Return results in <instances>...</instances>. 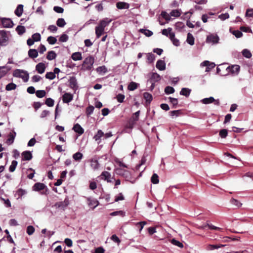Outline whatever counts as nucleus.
I'll return each instance as SVG.
<instances>
[{
  "instance_id": "9b49d317",
  "label": "nucleus",
  "mask_w": 253,
  "mask_h": 253,
  "mask_svg": "<svg viewBox=\"0 0 253 253\" xmlns=\"http://www.w3.org/2000/svg\"><path fill=\"white\" fill-rule=\"evenodd\" d=\"M45 188H46V186L44 184L42 183L37 182L33 185L32 187V189L34 191L39 192L43 190Z\"/></svg>"
},
{
  "instance_id": "e2e57ef3",
  "label": "nucleus",
  "mask_w": 253,
  "mask_h": 253,
  "mask_svg": "<svg viewBox=\"0 0 253 253\" xmlns=\"http://www.w3.org/2000/svg\"><path fill=\"white\" fill-rule=\"evenodd\" d=\"M45 103L49 107H52L54 105V101L51 98H48L46 99Z\"/></svg>"
},
{
  "instance_id": "338daca9",
  "label": "nucleus",
  "mask_w": 253,
  "mask_h": 253,
  "mask_svg": "<svg viewBox=\"0 0 253 253\" xmlns=\"http://www.w3.org/2000/svg\"><path fill=\"white\" fill-rule=\"evenodd\" d=\"M228 134V131L226 129H222L219 131V135L222 138H225Z\"/></svg>"
},
{
  "instance_id": "8fccbe9b",
  "label": "nucleus",
  "mask_w": 253,
  "mask_h": 253,
  "mask_svg": "<svg viewBox=\"0 0 253 253\" xmlns=\"http://www.w3.org/2000/svg\"><path fill=\"white\" fill-rule=\"evenodd\" d=\"M17 162L16 161L13 160L12 161L11 164L9 167V170L10 172H13L16 169V167L17 165Z\"/></svg>"
},
{
  "instance_id": "c9c22d12",
  "label": "nucleus",
  "mask_w": 253,
  "mask_h": 253,
  "mask_svg": "<svg viewBox=\"0 0 253 253\" xmlns=\"http://www.w3.org/2000/svg\"><path fill=\"white\" fill-rule=\"evenodd\" d=\"M169 39L171 40L173 44L174 45H175L176 46H178L179 45V41L178 40L175 38L174 33L170 34V37L169 38Z\"/></svg>"
},
{
  "instance_id": "4c0bfd02",
  "label": "nucleus",
  "mask_w": 253,
  "mask_h": 253,
  "mask_svg": "<svg viewBox=\"0 0 253 253\" xmlns=\"http://www.w3.org/2000/svg\"><path fill=\"white\" fill-rule=\"evenodd\" d=\"M104 132L101 130H98L97 133L94 136L93 139L95 141L99 140L104 136Z\"/></svg>"
},
{
  "instance_id": "9d476101",
  "label": "nucleus",
  "mask_w": 253,
  "mask_h": 253,
  "mask_svg": "<svg viewBox=\"0 0 253 253\" xmlns=\"http://www.w3.org/2000/svg\"><path fill=\"white\" fill-rule=\"evenodd\" d=\"M27 194V191L22 188H19L15 191L14 196L16 199H21L23 196H25Z\"/></svg>"
},
{
  "instance_id": "72a5a7b5",
  "label": "nucleus",
  "mask_w": 253,
  "mask_h": 253,
  "mask_svg": "<svg viewBox=\"0 0 253 253\" xmlns=\"http://www.w3.org/2000/svg\"><path fill=\"white\" fill-rule=\"evenodd\" d=\"M97 72L100 75H103L107 71V69L105 66H99L96 68Z\"/></svg>"
},
{
  "instance_id": "bf43d9fd",
  "label": "nucleus",
  "mask_w": 253,
  "mask_h": 253,
  "mask_svg": "<svg viewBox=\"0 0 253 253\" xmlns=\"http://www.w3.org/2000/svg\"><path fill=\"white\" fill-rule=\"evenodd\" d=\"M161 15L168 22L170 20V15L168 14L166 11H162Z\"/></svg>"
},
{
  "instance_id": "473e14b6",
  "label": "nucleus",
  "mask_w": 253,
  "mask_h": 253,
  "mask_svg": "<svg viewBox=\"0 0 253 253\" xmlns=\"http://www.w3.org/2000/svg\"><path fill=\"white\" fill-rule=\"evenodd\" d=\"M139 85V84L131 82L128 85V89L130 91H133L136 89Z\"/></svg>"
},
{
  "instance_id": "13d9d810",
  "label": "nucleus",
  "mask_w": 253,
  "mask_h": 253,
  "mask_svg": "<svg viewBox=\"0 0 253 253\" xmlns=\"http://www.w3.org/2000/svg\"><path fill=\"white\" fill-rule=\"evenodd\" d=\"M174 91V88L171 86H168L165 88V92L167 94L173 93Z\"/></svg>"
},
{
  "instance_id": "6e6d98bb",
  "label": "nucleus",
  "mask_w": 253,
  "mask_h": 253,
  "mask_svg": "<svg viewBox=\"0 0 253 253\" xmlns=\"http://www.w3.org/2000/svg\"><path fill=\"white\" fill-rule=\"evenodd\" d=\"M125 215V212L122 211H118L112 212L110 213V215L111 216H116V215H120L121 216H124Z\"/></svg>"
},
{
  "instance_id": "37998d69",
  "label": "nucleus",
  "mask_w": 253,
  "mask_h": 253,
  "mask_svg": "<svg viewBox=\"0 0 253 253\" xmlns=\"http://www.w3.org/2000/svg\"><path fill=\"white\" fill-rule=\"evenodd\" d=\"M242 52L243 55L246 58H250L252 56V53L251 52V51L247 49H243L242 50Z\"/></svg>"
},
{
  "instance_id": "dca6fc26",
  "label": "nucleus",
  "mask_w": 253,
  "mask_h": 253,
  "mask_svg": "<svg viewBox=\"0 0 253 253\" xmlns=\"http://www.w3.org/2000/svg\"><path fill=\"white\" fill-rule=\"evenodd\" d=\"M36 70L39 74H42L45 70V65L43 63H39L36 66Z\"/></svg>"
},
{
  "instance_id": "7c9ffc66",
  "label": "nucleus",
  "mask_w": 253,
  "mask_h": 253,
  "mask_svg": "<svg viewBox=\"0 0 253 253\" xmlns=\"http://www.w3.org/2000/svg\"><path fill=\"white\" fill-rule=\"evenodd\" d=\"M72 58L74 61L80 60L82 59V54L81 52H77L72 54Z\"/></svg>"
},
{
  "instance_id": "3c124183",
  "label": "nucleus",
  "mask_w": 253,
  "mask_h": 253,
  "mask_svg": "<svg viewBox=\"0 0 253 253\" xmlns=\"http://www.w3.org/2000/svg\"><path fill=\"white\" fill-rule=\"evenodd\" d=\"M16 86L15 84L11 83L6 85L5 89L8 91L14 90L16 88Z\"/></svg>"
},
{
  "instance_id": "5fc2aeb1",
  "label": "nucleus",
  "mask_w": 253,
  "mask_h": 253,
  "mask_svg": "<svg viewBox=\"0 0 253 253\" xmlns=\"http://www.w3.org/2000/svg\"><path fill=\"white\" fill-rule=\"evenodd\" d=\"M32 39L35 42H39L41 40V36L39 33H35L32 36Z\"/></svg>"
},
{
  "instance_id": "69168bd1",
  "label": "nucleus",
  "mask_w": 253,
  "mask_h": 253,
  "mask_svg": "<svg viewBox=\"0 0 253 253\" xmlns=\"http://www.w3.org/2000/svg\"><path fill=\"white\" fill-rule=\"evenodd\" d=\"M115 172L117 174L121 175H124L125 172H127V171L124 170L120 168H116Z\"/></svg>"
},
{
  "instance_id": "393cba45",
  "label": "nucleus",
  "mask_w": 253,
  "mask_h": 253,
  "mask_svg": "<svg viewBox=\"0 0 253 253\" xmlns=\"http://www.w3.org/2000/svg\"><path fill=\"white\" fill-rule=\"evenodd\" d=\"M116 6L118 9H127L129 8V4L125 2H118L116 4Z\"/></svg>"
},
{
  "instance_id": "b1692460",
  "label": "nucleus",
  "mask_w": 253,
  "mask_h": 253,
  "mask_svg": "<svg viewBox=\"0 0 253 253\" xmlns=\"http://www.w3.org/2000/svg\"><path fill=\"white\" fill-rule=\"evenodd\" d=\"M23 12V5L22 4H19L17 6L16 9L14 11L15 14L18 16L20 17Z\"/></svg>"
},
{
  "instance_id": "0e129e2a",
  "label": "nucleus",
  "mask_w": 253,
  "mask_h": 253,
  "mask_svg": "<svg viewBox=\"0 0 253 253\" xmlns=\"http://www.w3.org/2000/svg\"><path fill=\"white\" fill-rule=\"evenodd\" d=\"M55 77V73L51 72H47L45 74V78L49 80H53Z\"/></svg>"
},
{
  "instance_id": "a878e982",
  "label": "nucleus",
  "mask_w": 253,
  "mask_h": 253,
  "mask_svg": "<svg viewBox=\"0 0 253 253\" xmlns=\"http://www.w3.org/2000/svg\"><path fill=\"white\" fill-rule=\"evenodd\" d=\"M223 245H208L206 247V250L208 251H212L215 249H218L222 247H224Z\"/></svg>"
},
{
  "instance_id": "f8f14e48",
  "label": "nucleus",
  "mask_w": 253,
  "mask_h": 253,
  "mask_svg": "<svg viewBox=\"0 0 253 253\" xmlns=\"http://www.w3.org/2000/svg\"><path fill=\"white\" fill-rule=\"evenodd\" d=\"M88 205L92 208L93 209L95 208L99 204L98 201L94 198H87Z\"/></svg>"
},
{
  "instance_id": "de8ad7c7",
  "label": "nucleus",
  "mask_w": 253,
  "mask_h": 253,
  "mask_svg": "<svg viewBox=\"0 0 253 253\" xmlns=\"http://www.w3.org/2000/svg\"><path fill=\"white\" fill-rule=\"evenodd\" d=\"M140 31L141 33L148 37L153 35V32L149 30L141 29L140 30Z\"/></svg>"
},
{
  "instance_id": "79ce46f5",
  "label": "nucleus",
  "mask_w": 253,
  "mask_h": 253,
  "mask_svg": "<svg viewBox=\"0 0 253 253\" xmlns=\"http://www.w3.org/2000/svg\"><path fill=\"white\" fill-rule=\"evenodd\" d=\"M230 203L238 208L241 207L242 205V204L240 202L234 198L231 199Z\"/></svg>"
},
{
  "instance_id": "1a4fd4ad",
  "label": "nucleus",
  "mask_w": 253,
  "mask_h": 253,
  "mask_svg": "<svg viewBox=\"0 0 253 253\" xmlns=\"http://www.w3.org/2000/svg\"><path fill=\"white\" fill-rule=\"evenodd\" d=\"M100 177L101 179L107 181L108 182H112V178L110 172L104 171L102 172L100 175Z\"/></svg>"
},
{
  "instance_id": "58836bf2",
  "label": "nucleus",
  "mask_w": 253,
  "mask_h": 253,
  "mask_svg": "<svg viewBox=\"0 0 253 253\" xmlns=\"http://www.w3.org/2000/svg\"><path fill=\"white\" fill-rule=\"evenodd\" d=\"M162 33L163 35H165L167 37L169 36V38L170 37V34L173 33L172 32V28H168V29H163L162 31Z\"/></svg>"
},
{
  "instance_id": "a18cd8bd",
  "label": "nucleus",
  "mask_w": 253,
  "mask_h": 253,
  "mask_svg": "<svg viewBox=\"0 0 253 253\" xmlns=\"http://www.w3.org/2000/svg\"><path fill=\"white\" fill-rule=\"evenodd\" d=\"M151 182L154 184L159 183V179L158 174L156 173H154L151 177Z\"/></svg>"
},
{
  "instance_id": "f704fd0d",
  "label": "nucleus",
  "mask_w": 253,
  "mask_h": 253,
  "mask_svg": "<svg viewBox=\"0 0 253 253\" xmlns=\"http://www.w3.org/2000/svg\"><path fill=\"white\" fill-rule=\"evenodd\" d=\"M186 41L191 45H193L194 44V38L191 34L188 33L187 34Z\"/></svg>"
},
{
  "instance_id": "6ab92c4d",
  "label": "nucleus",
  "mask_w": 253,
  "mask_h": 253,
  "mask_svg": "<svg viewBox=\"0 0 253 253\" xmlns=\"http://www.w3.org/2000/svg\"><path fill=\"white\" fill-rule=\"evenodd\" d=\"M22 160L24 161H29L32 158V155L31 152L26 151L22 153Z\"/></svg>"
},
{
  "instance_id": "e433bc0d",
  "label": "nucleus",
  "mask_w": 253,
  "mask_h": 253,
  "mask_svg": "<svg viewBox=\"0 0 253 253\" xmlns=\"http://www.w3.org/2000/svg\"><path fill=\"white\" fill-rule=\"evenodd\" d=\"M240 70V66L238 65H234L232 66L230 68V71L234 74H237Z\"/></svg>"
},
{
  "instance_id": "052dcab7",
  "label": "nucleus",
  "mask_w": 253,
  "mask_h": 253,
  "mask_svg": "<svg viewBox=\"0 0 253 253\" xmlns=\"http://www.w3.org/2000/svg\"><path fill=\"white\" fill-rule=\"evenodd\" d=\"M47 41L50 44H54L57 42V39L55 37L49 36L47 39Z\"/></svg>"
},
{
  "instance_id": "0eeeda50",
  "label": "nucleus",
  "mask_w": 253,
  "mask_h": 253,
  "mask_svg": "<svg viewBox=\"0 0 253 253\" xmlns=\"http://www.w3.org/2000/svg\"><path fill=\"white\" fill-rule=\"evenodd\" d=\"M69 200L67 198H66L63 201L57 202L56 203H55L54 206L56 208L64 210L69 205Z\"/></svg>"
},
{
  "instance_id": "a211bd4d",
  "label": "nucleus",
  "mask_w": 253,
  "mask_h": 253,
  "mask_svg": "<svg viewBox=\"0 0 253 253\" xmlns=\"http://www.w3.org/2000/svg\"><path fill=\"white\" fill-rule=\"evenodd\" d=\"M73 129L76 133H78L79 135H82L84 132V129L79 124L75 125L73 127Z\"/></svg>"
},
{
  "instance_id": "20e7f679",
  "label": "nucleus",
  "mask_w": 253,
  "mask_h": 253,
  "mask_svg": "<svg viewBox=\"0 0 253 253\" xmlns=\"http://www.w3.org/2000/svg\"><path fill=\"white\" fill-rule=\"evenodd\" d=\"M0 20L3 27L5 28H11L13 27L14 24L11 19L7 18H1Z\"/></svg>"
},
{
  "instance_id": "5701e85b",
  "label": "nucleus",
  "mask_w": 253,
  "mask_h": 253,
  "mask_svg": "<svg viewBox=\"0 0 253 253\" xmlns=\"http://www.w3.org/2000/svg\"><path fill=\"white\" fill-rule=\"evenodd\" d=\"M90 167L91 168L97 170L99 168V164L98 161L95 159H92L90 160Z\"/></svg>"
},
{
  "instance_id": "49530a36",
  "label": "nucleus",
  "mask_w": 253,
  "mask_h": 253,
  "mask_svg": "<svg viewBox=\"0 0 253 253\" xmlns=\"http://www.w3.org/2000/svg\"><path fill=\"white\" fill-rule=\"evenodd\" d=\"M69 36L67 34L63 33L59 37V41L60 42H67Z\"/></svg>"
},
{
  "instance_id": "c85d7f7f",
  "label": "nucleus",
  "mask_w": 253,
  "mask_h": 253,
  "mask_svg": "<svg viewBox=\"0 0 253 253\" xmlns=\"http://www.w3.org/2000/svg\"><path fill=\"white\" fill-rule=\"evenodd\" d=\"M191 92V89L188 88L183 87L180 91V94L188 97L189 96Z\"/></svg>"
},
{
  "instance_id": "4d7b16f0",
  "label": "nucleus",
  "mask_w": 253,
  "mask_h": 253,
  "mask_svg": "<svg viewBox=\"0 0 253 253\" xmlns=\"http://www.w3.org/2000/svg\"><path fill=\"white\" fill-rule=\"evenodd\" d=\"M155 59V56L152 53H148L147 54V59L149 63L153 62Z\"/></svg>"
},
{
  "instance_id": "864d4df0",
  "label": "nucleus",
  "mask_w": 253,
  "mask_h": 253,
  "mask_svg": "<svg viewBox=\"0 0 253 253\" xmlns=\"http://www.w3.org/2000/svg\"><path fill=\"white\" fill-rule=\"evenodd\" d=\"M170 242L173 245L176 246L180 248H182L183 247L182 243L174 239H172Z\"/></svg>"
},
{
  "instance_id": "ddd939ff",
  "label": "nucleus",
  "mask_w": 253,
  "mask_h": 253,
  "mask_svg": "<svg viewBox=\"0 0 253 253\" xmlns=\"http://www.w3.org/2000/svg\"><path fill=\"white\" fill-rule=\"evenodd\" d=\"M73 99V95L70 93H65L62 96V100L64 103H68Z\"/></svg>"
},
{
  "instance_id": "cd10ccee",
  "label": "nucleus",
  "mask_w": 253,
  "mask_h": 253,
  "mask_svg": "<svg viewBox=\"0 0 253 253\" xmlns=\"http://www.w3.org/2000/svg\"><path fill=\"white\" fill-rule=\"evenodd\" d=\"M104 29L97 26L95 28V34L97 38H99L100 36L104 33Z\"/></svg>"
},
{
  "instance_id": "4468645a",
  "label": "nucleus",
  "mask_w": 253,
  "mask_h": 253,
  "mask_svg": "<svg viewBox=\"0 0 253 253\" xmlns=\"http://www.w3.org/2000/svg\"><path fill=\"white\" fill-rule=\"evenodd\" d=\"M10 69L11 68L8 66H0V79L4 77Z\"/></svg>"
},
{
  "instance_id": "603ef678",
  "label": "nucleus",
  "mask_w": 253,
  "mask_h": 253,
  "mask_svg": "<svg viewBox=\"0 0 253 253\" xmlns=\"http://www.w3.org/2000/svg\"><path fill=\"white\" fill-rule=\"evenodd\" d=\"M36 94L38 97L42 98L45 95L46 92L44 90H39L36 92Z\"/></svg>"
},
{
  "instance_id": "2eb2a0df",
  "label": "nucleus",
  "mask_w": 253,
  "mask_h": 253,
  "mask_svg": "<svg viewBox=\"0 0 253 253\" xmlns=\"http://www.w3.org/2000/svg\"><path fill=\"white\" fill-rule=\"evenodd\" d=\"M70 87L74 90H77L78 88L77 82L75 77H72L70 78L69 81Z\"/></svg>"
},
{
  "instance_id": "774afa93",
  "label": "nucleus",
  "mask_w": 253,
  "mask_h": 253,
  "mask_svg": "<svg viewBox=\"0 0 253 253\" xmlns=\"http://www.w3.org/2000/svg\"><path fill=\"white\" fill-rule=\"evenodd\" d=\"M176 29L180 31L184 27V24L181 22H177L175 24Z\"/></svg>"
},
{
  "instance_id": "a19ab883",
  "label": "nucleus",
  "mask_w": 253,
  "mask_h": 253,
  "mask_svg": "<svg viewBox=\"0 0 253 253\" xmlns=\"http://www.w3.org/2000/svg\"><path fill=\"white\" fill-rule=\"evenodd\" d=\"M181 10L180 9H174L172 10L170 13V15L171 16L178 17L181 15Z\"/></svg>"
},
{
  "instance_id": "aec40b11",
  "label": "nucleus",
  "mask_w": 253,
  "mask_h": 253,
  "mask_svg": "<svg viewBox=\"0 0 253 253\" xmlns=\"http://www.w3.org/2000/svg\"><path fill=\"white\" fill-rule=\"evenodd\" d=\"M156 67L161 71L165 70L166 69V63L164 61L159 60L156 63Z\"/></svg>"
},
{
  "instance_id": "c756f323",
  "label": "nucleus",
  "mask_w": 253,
  "mask_h": 253,
  "mask_svg": "<svg viewBox=\"0 0 253 253\" xmlns=\"http://www.w3.org/2000/svg\"><path fill=\"white\" fill-rule=\"evenodd\" d=\"M57 56L56 53L54 51H48L46 56V58L49 60L55 59Z\"/></svg>"
},
{
  "instance_id": "f03ea898",
  "label": "nucleus",
  "mask_w": 253,
  "mask_h": 253,
  "mask_svg": "<svg viewBox=\"0 0 253 253\" xmlns=\"http://www.w3.org/2000/svg\"><path fill=\"white\" fill-rule=\"evenodd\" d=\"M219 37L216 34H210L206 38V42L212 45L219 43Z\"/></svg>"
},
{
  "instance_id": "39448f33",
  "label": "nucleus",
  "mask_w": 253,
  "mask_h": 253,
  "mask_svg": "<svg viewBox=\"0 0 253 253\" xmlns=\"http://www.w3.org/2000/svg\"><path fill=\"white\" fill-rule=\"evenodd\" d=\"M206 66V72H209L211 69H213L215 66V64L214 62H211L208 60H205L200 64V67H203Z\"/></svg>"
},
{
  "instance_id": "ea45409f",
  "label": "nucleus",
  "mask_w": 253,
  "mask_h": 253,
  "mask_svg": "<svg viewBox=\"0 0 253 253\" xmlns=\"http://www.w3.org/2000/svg\"><path fill=\"white\" fill-rule=\"evenodd\" d=\"M16 31L19 35H22L25 31V28L24 26L19 25L16 28Z\"/></svg>"
},
{
  "instance_id": "412c9836",
  "label": "nucleus",
  "mask_w": 253,
  "mask_h": 253,
  "mask_svg": "<svg viewBox=\"0 0 253 253\" xmlns=\"http://www.w3.org/2000/svg\"><path fill=\"white\" fill-rule=\"evenodd\" d=\"M16 135V133L14 130L9 133L8 135L9 137L6 141V142L8 144L10 145L13 143Z\"/></svg>"
},
{
  "instance_id": "6e6552de",
  "label": "nucleus",
  "mask_w": 253,
  "mask_h": 253,
  "mask_svg": "<svg viewBox=\"0 0 253 253\" xmlns=\"http://www.w3.org/2000/svg\"><path fill=\"white\" fill-rule=\"evenodd\" d=\"M201 102L204 104H208L211 103H214L216 105H219V101L218 99L215 100L213 97H210L209 98H205L202 99Z\"/></svg>"
},
{
  "instance_id": "2f4dec72",
  "label": "nucleus",
  "mask_w": 253,
  "mask_h": 253,
  "mask_svg": "<svg viewBox=\"0 0 253 253\" xmlns=\"http://www.w3.org/2000/svg\"><path fill=\"white\" fill-rule=\"evenodd\" d=\"M83 157V155L81 152H78L73 155V158L75 161L80 162Z\"/></svg>"
},
{
  "instance_id": "c03bdc74",
  "label": "nucleus",
  "mask_w": 253,
  "mask_h": 253,
  "mask_svg": "<svg viewBox=\"0 0 253 253\" xmlns=\"http://www.w3.org/2000/svg\"><path fill=\"white\" fill-rule=\"evenodd\" d=\"M143 97L148 103H150L152 100V95L148 92H144L143 93Z\"/></svg>"
},
{
  "instance_id": "423d86ee",
  "label": "nucleus",
  "mask_w": 253,
  "mask_h": 253,
  "mask_svg": "<svg viewBox=\"0 0 253 253\" xmlns=\"http://www.w3.org/2000/svg\"><path fill=\"white\" fill-rule=\"evenodd\" d=\"M8 40V37L6 31L0 30V45H4Z\"/></svg>"
},
{
  "instance_id": "f3484780",
  "label": "nucleus",
  "mask_w": 253,
  "mask_h": 253,
  "mask_svg": "<svg viewBox=\"0 0 253 253\" xmlns=\"http://www.w3.org/2000/svg\"><path fill=\"white\" fill-rule=\"evenodd\" d=\"M111 22V19L106 18H104V19H102V20H101L98 26L104 29L107 26H108Z\"/></svg>"
},
{
  "instance_id": "4be33fe9",
  "label": "nucleus",
  "mask_w": 253,
  "mask_h": 253,
  "mask_svg": "<svg viewBox=\"0 0 253 253\" xmlns=\"http://www.w3.org/2000/svg\"><path fill=\"white\" fill-rule=\"evenodd\" d=\"M161 79V76L156 73H152L151 78L147 81V83L148 84L149 82H157L160 81Z\"/></svg>"
},
{
  "instance_id": "7ed1b4c3",
  "label": "nucleus",
  "mask_w": 253,
  "mask_h": 253,
  "mask_svg": "<svg viewBox=\"0 0 253 253\" xmlns=\"http://www.w3.org/2000/svg\"><path fill=\"white\" fill-rule=\"evenodd\" d=\"M13 76L15 77L22 78L25 82H27L29 78L28 74L26 72L20 69L15 70L13 72Z\"/></svg>"
},
{
  "instance_id": "680f3d73",
  "label": "nucleus",
  "mask_w": 253,
  "mask_h": 253,
  "mask_svg": "<svg viewBox=\"0 0 253 253\" xmlns=\"http://www.w3.org/2000/svg\"><path fill=\"white\" fill-rule=\"evenodd\" d=\"M94 107L93 106L90 105L88 107H87L86 109V115L89 116L91 114L93 113V112L94 111Z\"/></svg>"
},
{
  "instance_id": "f257e3e1",
  "label": "nucleus",
  "mask_w": 253,
  "mask_h": 253,
  "mask_svg": "<svg viewBox=\"0 0 253 253\" xmlns=\"http://www.w3.org/2000/svg\"><path fill=\"white\" fill-rule=\"evenodd\" d=\"M94 62V58L92 56H88L86 57L84 61L82 64V69L86 71L91 70L93 67Z\"/></svg>"
},
{
  "instance_id": "bb28decb",
  "label": "nucleus",
  "mask_w": 253,
  "mask_h": 253,
  "mask_svg": "<svg viewBox=\"0 0 253 253\" xmlns=\"http://www.w3.org/2000/svg\"><path fill=\"white\" fill-rule=\"evenodd\" d=\"M28 55L32 58H35L38 56V52L36 49H30L28 51Z\"/></svg>"
},
{
  "instance_id": "09e8293b",
  "label": "nucleus",
  "mask_w": 253,
  "mask_h": 253,
  "mask_svg": "<svg viewBox=\"0 0 253 253\" xmlns=\"http://www.w3.org/2000/svg\"><path fill=\"white\" fill-rule=\"evenodd\" d=\"M66 24V22L63 18H59L56 21V24L59 27H63Z\"/></svg>"
}]
</instances>
